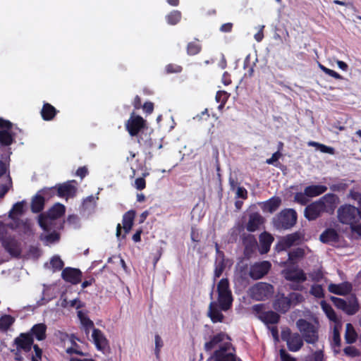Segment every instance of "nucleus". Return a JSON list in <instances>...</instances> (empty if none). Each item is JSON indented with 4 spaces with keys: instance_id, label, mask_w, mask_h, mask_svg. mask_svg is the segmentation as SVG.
<instances>
[{
    "instance_id": "obj_1",
    "label": "nucleus",
    "mask_w": 361,
    "mask_h": 361,
    "mask_svg": "<svg viewBox=\"0 0 361 361\" xmlns=\"http://www.w3.org/2000/svg\"><path fill=\"white\" fill-rule=\"evenodd\" d=\"M66 212V207L61 203L54 204L45 213L39 214L38 223L39 226L46 232L51 231L52 228L61 230L63 228L65 221L57 220L63 216Z\"/></svg>"
},
{
    "instance_id": "obj_2",
    "label": "nucleus",
    "mask_w": 361,
    "mask_h": 361,
    "mask_svg": "<svg viewBox=\"0 0 361 361\" xmlns=\"http://www.w3.org/2000/svg\"><path fill=\"white\" fill-rule=\"evenodd\" d=\"M337 196L334 193H328L319 200L308 204L304 212L305 216L309 221L317 219L327 208L333 210L336 208Z\"/></svg>"
},
{
    "instance_id": "obj_3",
    "label": "nucleus",
    "mask_w": 361,
    "mask_h": 361,
    "mask_svg": "<svg viewBox=\"0 0 361 361\" xmlns=\"http://www.w3.org/2000/svg\"><path fill=\"white\" fill-rule=\"evenodd\" d=\"M302 294L292 292L286 296L284 293L278 294L273 302L274 309L282 314H285L290 309L291 306L296 305L303 300Z\"/></svg>"
},
{
    "instance_id": "obj_4",
    "label": "nucleus",
    "mask_w": 361,
    "mask_h": 361,
    "mask_svg": "<svg viewBox=\"0 0 361 361\" xmlns=\"http://www.w3.org/2000/svg\"><path fill=\"white\" fill-rule=\"evenodd\" d=\"M298 214L293 209H282L273 219L274 226L279 230H288L297 222Z\"/></svg>"
},
{
    "instance_id": "obj_5",
    "label": "nucleus",
    "mask_w": 361,
    "mask_h": 361,
    "mask_svg": "<svg viewBox=\"0 0 361 361\" xmlns=\"http://www.w3.org/2000/svg\"><path fill=\"white\" fill-rule=\"evenodd\" d=\"M303 341L309 344H315L319 341V328L310 322L300 319L296 322Z\"/></svg>"
},
{
    "instance_id": "obj_6",
    "label": "nucleus",
    "mask_w": 361,
    "mask_h": 361,
    "mask_svg": "<svg viewBox=\"0 0 361 361\" xmlns=\"http://www.w3.org/2000/svg\"><path fill=\"white\" fill-rule=\"evenodd\" d=\"M218 303L223 311L228 310L233 303L232 292L228 279H221L217 284Z\"/></svg>"
},
{
    "instance_id": "obj_7",
    "label": "nucleus",
    "mask_w": 361,
    "mask_h": 361,
    "mask_svg": "<svg viewBox=\"0 0 361 361\" xmlns=\"http://www.w3.org/2000/svg\"><path fill=\"white\" fill-rule=\"evenodd\" d=\"M337 212L338 220L342 224L353 225L360 221V210L353 205H342L338 208Z\"/></svg>"
},
{
    "instance_id": "obj_8",
    "label": "nucleus",
    "mask_w": 361,
    "mask_h": 361,
    "mask_svg": "<svg viewBox=\"0 0 361 361\" xmlns=\"http://www.w3.org/2000/svg\"><path fill=\"white\" fill-rule=\"evenodd\" d=\"M125 128L132 137L139 136L141 132L148 130L147 121L141 116L135 115L134 111L126 121Z\"/></svg>"
},
{
    "instance_id": "obj_9",
    "label": "nucleus",
    "mask_w": 361,
    "mask_h": 361,
    "mask_svg": "<svg viewBox=\"0 0 361 361\" xmlns=\"http://www.w3.org/2000/svg\"><path fill=\"white\" fill-rule=\"evenodd\" d=\"M281 339L286 342L288 350L291 352L300 350L304 344V341L298 333H292L289 328L282 330Z\"/></svg>"
},
{
    "instance_id": "obj_10",
    "label": "nucleus",
    "mask_w": 361,
    "mask_h": 361,
    "mask_svg": "<svg viewBox=\"0 0 361 361\" xmlns=\"http://www.w3.org/2000/svg\"><path fill=\"white\" fill-rule=\"evenodd\" d=\"M274 286L267 283L259 282L250 289L251 297L258 301L269 298L274 293Z\"/></svg>"
},
{
    "instance_id": "obj_11",
    "label": "nucleus",
    "mask_w": 361,
    "mask_h": 361,
    "mask_svg": "<svg viewBox=\"0 0 361 361\" xmlns=\"http://www.w3.org/2000/svg\"><path fill=\"white\" fill-rule=\"evenodd\" d=\"M303 237L304 235L300 231H295L290 234H288L279 241L276 246V249L280 252L286 250L293 245H300Z\"/></svg>"
},
{
    "instance_id": "obj_12",
    "label": "nucleus",
    "mask_w": 361,
    "mask_h": 361,
    "mask_svg": "<svg viewBox=\"0 0 361 361\" xmlns=\"http://www.w3.org/2000/svg\"><path fill=\"white\" fill-rule=\"evenodd\" d=\"M49 191L57 192V196L61 198L74 197L77 192V188L69 182L58 184L54 187L46 188L44 192L47 193Z\"/></svg>"
},
{
    "instance_id": "obj_13",
    "label": "nucleus",
    "mask_w": 361,
    "mask_h": 361,
    "mask_svg": "<svg viewBox=\"0 0 361 361\" xmlns=\"http://www.w3.org/2000/svg\"><path fill=\"white\" fill-rule=\"evenodd\" d=\"M271 268V264L269 261L255 262L250 267L249 276L253 280L262 279Z\"/></svg>"
},
{
    "instance_id": "obj_14",
    "label": "nucleus",
    "mask_w": 361,
    "mask_h": 361,
    "mask_svg": "<svg viewBox=\"0 0 361 361\" xmlns=\"http://www.w3.org/2000/svg\"><path fill=\"white\" fill-rule=\"evenodd\" d=\"M1 244L5 250L13 257L18 258L21 254L20 243L13 236H6L1 238Z\"/></svg>"
},
{
    "instance_id": "obj_15",
    "label": "nucleus",
    "mask_w": 361,
    "mask_h": 361,
    "mask_svg": "<svg viewBox=\"0 0 361 361\" xmlns=\"http://www.w3.org/2000/svg\"><path fill=\"white\" fill-rule=\"evenodd\" d=\"M62 279L73 285H77L82 281V273L77 268L66 267L61 272Z\"/></svg>"
},
{
    "instance_id": "obj_16",
    "label": "nucleus",
    "mask_w": 361,
    "mask_h": 361,
    "mask_svg": "<svg viewBox=\"0 0 361 361\" xmlns=\"http://www.w3.org/2000/svg\"><path fill=\"white\" fill-rule=\"evenodd\" d=\"M33 344L34 339L27 332L20 333L19 336L13 340V345H15L17 348L23 350L25 353H29L32 350Z\"/></svg>"
},
{
    "instance_id": "obj_17",
    "label": "nucleus",
    "mask_w": 361,
    "mask_h": 361,
    "mask_svg": "<svg viewBox=\"0 0 361 361\" xmlns=\"http://www.w3.org/2000/svg\"><path fill=\"white\" fill-rule=\"evenodd\" d=\"M228 343L221 345L219 349L215 350L211 359L214 361H236V356L234 353H228Z\"/></svg>"
},
{
    "instance_id": "obj_18",
    "label": "nucleus",
    "mask_w": 361,
    "mask_h": 361,
    "mask_svg": "<svg viewBox=\"0 0 361 361\" xmlns=\"http://www.w3.org/2000/svg\"><path fill=\"white\" fill-rule=\"evenodd\" d=\"M282 275L286 280L296 283H302L307 280V276L302 269H283Z\"/></svg>"
},
{
    "instance_id": "obj_19",
    "label": "nucleus",
    "mask_w": 361,
    "mask_h": 361,
    "mask_svg": "<svg viewBox=\"0 0 361 361\" xmlns=\"http://www.w3.org/2000/svg\"><path fill=\"white\" fill-rule=\"evenodd\" d=\"M92 337L98 350L104 351L109 347V341L100 329L94 328L92 330Z\"/></svg>"
},
{
    "instance_id": "obj_20",
    "label": "nucleus",
    "mask_w": 361,
    "mask_h": 361,
    "mask_svg": "<svg viewBox=\"0 0 361 361\" xmlns=\"http://www.w3.org/2000/svg\"><path fill=\"white\" fill-rule=\"evenodd\" d=\"M219 304L216 302H211L209 305L207 316L210 318L213 323L222 322L224 319V314L221 313Z\"/></svg>"
},
{
    "instance_id": "obj_21",
    "label": "nucleus",
    "mask_w": 361,
    "mask_h": 361,
    "mask_svg": "<svg viewBox=\"0 0 361 361\" xmlns=\"http://www.w3.org/2000/svg\"><path fill=\"white\" fill-rule=\"evenodd\" d=\"M330 293L338 295H345L351 292L352 285L349 282H343L339 284L330 283L328 287Z\"/></svg>"
},
{
    "instance_id": "obj_22",
    "label": "nucleus",
    "mask_w": 361,
    "mask_h": 361,
    "mask_svg": "<svg viewBox=\"0 0 361 361\" xmlns=\"http://www.w3.org/2000/svg\"><path fill=\"white\" fill-rule=\"evenodd\" d=\"M27 333L37 341H44L47 337V326L44 323L36 324Z\"/></svg>"
},
{
    "instance_id": "obj_23",
    "label": "nucleus",
    "mask_w": 361,
    "mask_h": 361,
    "mask_svg": "<svg viewBox=\"0 0 361 361\" xmlns=\"http://www.w3.org/2000/svg\"><path fill=\"white\" fill-rule=\"evenodd\" d=\"M243 244L245 246L244 254L247 257H250L255 252L257 246L256 238L251 234L243 237Z\"/></svg>"
},
{
    "instance_id": "obj_24",
    "label": "nucleus",
    "mask_w": 361,
    "mask_h": 361,
    "mask_svg": "<svg viewBox=\"0 0 361 361\" xmlns=\"http://www.w3.org/2000/svg\"><path fill=\"white\" fill-rule=\"evenodd\" d=\"M59 111L51 104L44 102L40 114L42 119L46 121H52Z\"/></svg>"
},
{
    "instance_id": "obj_25",
    "label": "nucleus",
    "mask_w": 361,
    "mask_h": 361,
    "mask_svg": "<svg viewBox=\"0 0 361 361\" xmlns=\"http://www.w3.org/2000/svg\"><path fill=\"white\" fill-rule=\"evenodd\" d=\"M319 240L326 244L338 242L339 235L334 228H326L319 236Z\"/></svg>"
},
{
    "instance_id": "obj_26",
    "label": "nucleus",
    "mask_w": 361,
    "mask_h": 361,
    "mask_svg": "<svg viewBox=\"0 0 361 361\" xmlns=\"http://www.w3.org/2000/svg\"><path fill=\"white\" fill-rule=\"evenodd\" d=\"M274 240V237L267 232H263L260 234L259 245L261 254H266L269 251Z\"/></svg>"
},
{
    "instance_id": "obj_27",
    "label": "nucleus",
    "mask_w": 361,
    "mask_h": 361,
    "mask_svg": "<svg viewBox=\"0 0 361 361\" xmlns=\"http://www.w3.org/2000/svg\"><path fill=\"white\" fill-rule=\"evenodd\" d=\"M135 216V210H129L127 212H126L123 216V228L124 230V235H123V238L126 237V235L130 232L131 230L134 219Z\"/></svg>"
},
{
    "instance_id": "obj_28",
    "label": "nucleus",
    "mask_w": 361,
    "mask_h": 361,
    "mask_svg": "<svg viewBox=\"0 0 361 361\" xmlns=\"http://www.w3.org/2000/svg\"><path fill=\"white\" fill-rule=\"evenodd\" d=\"M263 224V218L259 213H252L249 216L246 229L250 232L257 231L261 224Z\"/></svg>"
},
{
    "instance_id": "obj_29",
    "label": "nucleus",
    "mask_w": 361,
    "mask_h": 361,
    "mask_svg": "<svg viewBox=\"0 0 361 361\" xmlns=\"http://www.w3.org/2000/svg\"><path fill=\"white\" fill-rule=\"evenodd\" d=\"M259 318L265 324H276L280 321V315L272 310L262 312Z\"/></svg>"
},
{
    "instance_id": "obj_30",
    "label": "nucleus",
    "mask_w": 361,
    "mask_h": 361,
    "mask_svg": "<svg viewBox=\"0 0 361 361\" xmlns=\"http://www.w3.org/2000/svg\"><path fill=\"white\" fill-rule=\"evenodd\" d=\"M11 128L0 130V147H8L15 142V134L11 133Z\"/></svg>"
},
{
    "instance_id": "obj_31",
    "label": "nucleus",
    "mask_w": 361,
    "mask_h": 361,
    "mask_svg": "<svg viewBox=\"0 0 361 361\" xmlns=\"http://www.w3.org/2000/svg\"><path fill=\"white\" fill-rule=\"evenodd\" d=\"M320 305L323 312L325 313L326 316L330 321L333 322L334 324H338L341 322L340 318L337 316L336 313L330 304H329L325 300H322Z\"/></svg>"
},
{
    "instance_id": "obj_32",
    "label": "nucleus",
    "mask_w": 361,
    "mask_h": 361,
    "mask_svg": "<svg viewBox=\"0 0 361 361\" xmlns=\"http://www.w3.org/2000/svg\"><path fill=\"white\" fill-rule=\"evenodd\" d=\"M281 204V200L279 197H272L263 203L262 209L264 212L271 214L276 212Z\"/></svg>"
},
{
    "instance_id": "obj_33",
    "label": "nucleus",
    "mask_w": 361,
    "mask_h": 361,
    "mask_svg": "<svg viewBox=\"0 0 361 361\" xmlns=\"http://www.w3.org/2000/svg\"><path fill=\"white\" fill-rule=\"evenodd\" d=\"M15 226L13 225H11L10 227L12 229L20 228L23 233L27 236H30L34 234L32 226L27 219L25 221H23L19 219H17L16 221H15Z\"/></svg>"
},
{
    "instance_id": "obj_34",
    "label": "nucleus",
    "mask_w": 361,
    "mask_h": 361,
    "mask_svg": "<svg viewBox=\"0 0 361 361\" xmlns=\"http://www.w3.org/2000/svg\"><path fill=\"white\" fill-rule=\"evenodd\" d=\"M360 309L357 298L355 295H352L348 301H346L345 308L343 312L348 315H353L356 314Z\"/></svg>"
},
{
    "instance_id": "obj_35",
    "label": "nucleus",
    "mask_w": 361,
    "mask_h": 361,
    "mask_svg": "<svg viewBox=\"0 0 361 361\" xmlns=\"http://www.w3.org/2000/svg\"><path fill=\"white\" fill-rule=\"evenodd\" d=\"M327 187L323 185H312L305 188V194L309 197H314L324 193Z\"/></svg>"
},
{
    "instance_id": "obj_36",
    "label": "nucleus",
    "mask_w": 361,
    "mask_h": 361,
    "mask_svg": "<svg viewBox=\"0 0 361 361\" xmlns=\"http://www.w3.org/2000/svg\"><path fill=\"white\" fill-rule=\"evenodd\" d=\"M30 207L33 213L40 212L44 207V197L39 194L35 195L32 199Z\"/></svg>"
},
{
    "instance_id": "obj_37",
    "label": "nucleus",
    "mask_w": 361,
    "mask_h": 361,
    "mask_svg": "<svg viewBox=\"0 0 361 361\" xmlns=\"http://www.w3.org/2000/svg\"><path fill=\"white\" fill-rule=\"evenodd\" d=\"M135 137H136L137 142L140 146H143L148 149L152 147L153 142L150 137V133H148L147 130H143L139 134V136Z\"/></svg>"
},
{
    "instance_id": "obj_38",
    "label": "nucleus",
    "mask_w": 361,
    "mask_h": 361,
    "mask_svg": "<svg viewBox=\"0 0 361 361\" xmlns=\"http://www.w3.org/2000/svg\"><path fill=\"white\" fill-rule=\"evenodd\" d=\"M224 334L221 332L213 336L208 342L204 343V350L207 352L214 349L219 343L223 341Z\"/></svg>"
},
{
    "instance_id": "obj_39",
    "label": "nucleus",
    "mask_w": 361,
    "mask_h": 361,
    "mask_svg": "<svg viewBox=\"0 0 361 361\" xmlns=\"http://www.w3.org/2000/svg\"><path fill=\"white\" fill-rule=\"evenodd\" d=\"M202 48V44L200 40L195 38L194 41L188 42L186 46L187 54L189 56L197 55L201 52Z\"/></svg>"
},
{
    "instance_id": "obj_40",
    "label": "nucleus",
    "mask_w": 361,
    "mask_h": 361,
    "mask_svg": "<svg viewBox=\"0 0 361 361\" xmlns=\"http://www.w3.org/2000/svg\"><path fill=\"white\" fill-rule=\"evenodd\" d=\"M357 338V334L352 324L348 323L345 326V339L347 343H354Z\"/></svg>"
},
{
    "instance_id": "obj_41",
    "label": "nucleus",
    "mask_w": 361,
    "mask_h": 361,
    "mask_svg": "<svg viewBox=\"0 0 361 361\" xmlns=\"http://www.w3.org/2000/svg\"><path fill=\"white\" fill-rule=\"evenodd\" d=\"M15 318L10 314H4L0 317V331L6 332L14 324Z\"/></svg>"
},
{
    "instance_id": "obj_42",
    "label": "nucleus",
    "mask_w": 361,
    "mask_h": 361,
    "mask_svg": "<svg viewBox=\"0 0 361 361\" xmlns=\"http://www.w3.org/2000/svg\"><path fill=\"white\" fill-rule=\"evenodd\" d=\"M305 255V250L302 247H297L288 252V261L291 264H295L298 259H302Z\"/></svg>"
},
{
    "instance_id": "obj_43",
    "label": "nucleus",
    "mask_w": 361,
    "mask_h": 361,
    "mask_svg": "<svg viewBox=\"0 0 361 361\" xmlns=\"http://www.w3.org/2000/svg\"><path fill=\"white\" fill-rule=\"evenodd\" d=\"M181 17L180 11L173 10L166 16V20L169 25H175L180 21Z\"/></svg>"
},
{
    "instance_id": "obj_44",
    "label": "nucleus",
    "mask_w": 361,
    "mask_h": 361,
    "mask_svg": "<svg viewBox=\"0 0 361 361\" xmlns=\"http://www.w3.org/2000/svg\"><path fill=\"white\" fill-rule=\"evenodd\" d=\"M24 204H25L24 201L18 202L16 204H14L12 209H11V211L9 212V217L11 219L16 221L15 215H21L23 214Z\"/></svg>"
},
{
    "instance_id": "obj_45",
    "label": "nucleus",
    "mask_w": 361,
    "mask_h": 361,
    "mask_svg": "<svg viewBox=\"0 0 361 361\" xmlns=\"http://www.w3.org/2000/svg\"><path fill=\"white\" fill-rule=\"evenodd\" d=\"M78 316L80 319L81 324L85 327L86 334L89 333L90 329H94L93 322L89 317L85 316L81 311L78 312Z\"/></svg>"
},
{
    "instance_id": "obj_46",
    "label": "nucleus",
    "mask_w": 361,
    "mask_h": 361,
    "mask_svg": "<svg viewBox=\"0 0 361 361\" xmlns=\"http://www.w3.org/2000/svg\"><path fill=\"white\" fill-rule=\"evenodd\" d=\"M341 322L338 324H335L333 331V343L335 346L340 347L341 344V336H340V329H341Z\"/></svg>"
},
{
    "instance_id": "obj_47",
    "label": "nucleus",
    "mask_w": 361,
    "mask_h": 361,
    "mask_svg": "<svg viewBox=\"0 0 361 361\" xmlns=\"http://www.w3.org/2000/svg\"><path fill=\"white\" fill-rule=\"evenodd\" d=\"M229 97V94L225 91H218L216 94L215 99L217 102L220 103L219 109L224 107Z\"/></svg>"
},
{
    "instance_id": "obj_48",
    "label": "nucleus",
    "mask_w": 361,
    "mask_h": 361,
    "mask_svg": "<svg viewBox=\"0 0 361 361\" xmlns=\"http://www.w3.org/2000/svg\"><path fill=\"white\" fill-rule=\"evenodd\" d=\"M310 293L317 298H322L324 297V289L321 285H312Z\"/></svg>"
},
{
    "instance_id": "obj_49",
    "label": "nucleus",
    "mask_w": 361,
    "mask_h": 361,
    "mask_svg": "<svg viewBox=\"0 0 361 361\" xmlns=\"http://www.w3.org/2000/svg\"><path fill=\"white\" fill-rule=\"evenodd\" d=\"M226 268V262L223 261H218L215 263V269L214 273V279L219 278L223 274Z\"/></svg>"
},
{
    "instance_id": "obj_50",
    "label": "nucleus",
    "mask_w": 361,
    "mask_h": 361,
    "mask_svg": "<svg viewBox=\"0 0 361 361\" xmlns=\"http://www.w3.org/2000/svg\"><path fill=\"white\" fill-rule=\"evenodd\" d=\"M319 67L324 73H326V75H328L336 80H343V78L341 75H340L339 73H338L337 72H336L334 70L326 68V66H324L322 64H319Z\"/></svg>"
},
{
    "instance_id": "obj_51",
    "label": "nucleus",
    "mask_w": 361,
    "mask_h": 361,
    "mask_svg": "<svg viewBox=\"0 0 361 361\" xmlns=\"http://www.w3.org/2000/svg\"><path fill=\"white\" fill-rule=\"evenodd\" d=\"M309 197L304 192H296L294 196V201L301 205H306L309 202Z\"/></svg>"
},
{
    "instance_id": "obj_52",
    "label": "nucleus",
    "mask_w": 361,
    "mask_h": 361,
    "mask_svg": "<svg viewBox=\"0 0 361 361\" xmlns=\"http://www.w3.org/2000/svg\"><path fill=\"white\" fill-rule=\"evenodd\" d=\"M50 264L52 268L56 271L61 270L64 266L63 262L59 256H54L50 261Z\"/></svg>"
},
{
    "instance_id": "obj_53",
    "label": "nucleus",
    "mask_w": 361,
    "mask_h": 361,
    "mask_svg": "<svg viewBox=\"0 0 361 361\" xmlns=\"http://www.w3.org/2000/svg\"><path fill=\"white\" fill-rule=\"evenodd\" d=\"M182 70V66L175 63H169L165 67V71L167 74L178 73H180Z\"/></svg>"
},
{
    "instance_id": "obj_54",
    "label": "nucleus",
    "mask_w": 361,
    "mask_h": 361,
    "mask_svg": "<svg viewBox=\"0 0 361 361\" xmlns=\"http://www.w3.org/2000/svg\"><path fill=\"white\" fill-rule=\"evenodd\" d=\"M343 352H344L345 355H346L347 356L351 357H357L360 355L359 350L355 346H352V345L345 347L343 349Z\"/></svg>"
},
{
    "instance_id": "obj_55",
    "label": "nucleus",
    "mask_w": 361,
    "mask_h": 361,
    "mask_svg": "<svg viewBox=\"0 0 361 361\" xmlns=\"http://www.w3.org/2000/svg\"><path fill=\"white\" fill-rule=\"evenodd\" d=\"M331 300L333 302L334 305L338 309L343 311L344 308H345L346 301L344 299L337 298L335 296L331 297Z\"/></svg>"
},
{
    "instance_id": "obj_56",
    "label": "nucleus",
    "mask_w": 361,
    "mask_h": 361,
    "mask_svg": "<svg viewBox=\"0 0 361 361\" xmlns=\"http://www.w3.org/2000/svg\"><path fill=\"white\" fill-rule=\"evenodd\" d=\"M235 190V197L241 198L243 200H247L248 197L247 190L243 186L238 185Z\"/></svg>"
},
{
    "instance_id": "obj_57",
    "label": "nucleus",
    "mask_w": 361,
    "mask_h": 361,
    "mask_svg": "<svg viewBox=\"0 0 361 361\" xmlns=\"http://www.w3.org/2000/svg\"><path fill=\"white\" fill-rule=\"evenodd\" d=\"M155 349H154V353L157 356V357H159L161 348L163 346V341L159 336V335L156 334L155 337Z\"/></svg>"
},
{
    "instance_id": "obj_58",
    "label": "nucleus",
    "mask_w": 361,
    "mask_h": 361,
    "mask_svg": "<svg viewBox=\"0 0 361 361\" xmlns=\"http://www.w3.org/2000/svg\"><path fill=\"white\" fill-rule=\"evenodd\" d=\"M68 224L73 226L74 228H77L79 225L80 219L76 214L69 215L66 219Z\"/></svg>"
},
{
    "instance_id": "obj_59",
    "label": "nucleus",
    "mask_w": 361,
    "mask_h": 361,
    "mask_svg": "<svg viewBox=\"0 0 361 361\" xmlns=\"http://www.w3.org/2000/svg\"><path fill=\"white\" fill-rule=\"evenodd\" d=\"M53 232L45 236V239L49 243L58 241L60 238V234L56 231V228H52Z\"/></svg>"
},
{
    "instance_id": "obj_60",
    "label": "nucleus",
    "mask_w": 361,
    "mask_h": 361,
    "mask_svg": "<svg viewBox=\"0 0 361 361\" xmlns=\"http://www.w3.org/2000/svg\"><path fill=\"white\" fill-rule=\"evenodd\" d=\"M32 348L34 349L35 355H32L31 361H32L33 359L37 360H42V350L37 344H33Z\"/></svg>"
},
{
    "instance_id": "obj_61",
    "label": "nucleus",
    "mask_w": 361,
    "mask_h": 361,
    "mask_svg": "<svg viewBox=\"0 0 361 361\" xmlns=\"http://www.w3.org/2000/svg\"><path fill=\"white\" fill-rule=\"evenodd\" d=\"M135 187L138 190H142L146 188V181L144 177H140L135 179Z\"/></svg>"
},
{
    "instance_id": "obj_62",
    "label": "nucleus",
    "mask_w": 361,
    "mask_h": 361,
    "mask_svg": "<svg viewBox=\"0 0 361 361\" xmlns=\"http://www.w3.org/2000/svg\"><path fill=\"white\" fill-rule=\"evenodd\" d=\"M279 354L281 361H296L295 359L288 354L284 349H281L279 350Z\"/></svg>"
},
{
    "instance_id": "obj_63",
    "label": "nucleus",
    "mask_w": 361,
    "mask_h": 361,
    "mask_svg": "<svg viewBox=\"0 0 361 361\" xmlns=\"http://www.w3.org/2000/svg\"><path fill=\"white\" fill-rule=\"evenodd\" d=\"M94 282H95V279L92 276H91V275L85 276V280L83 281V282L81 284V287H82V288H85L92 285Z\"/></svg>"
},
{
    "instance_id": "obj_64",
    "label": "nucleus",
    "mask_w": 361,
    "mask_h": 361,
    "mask_svg": "<svg viewBox=\"0 0 361 361\" xmlns=\"http://www.w3.org/2000/svg\"><path fill=\"white\" fill-rule=\"evenodd\" d=\"M146 114H151L154 111V103L152 102H146L142 106Z\"/></svg>"
}]
</instances>
